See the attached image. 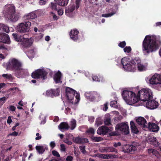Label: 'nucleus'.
Here are the masks:
<instances>
[{"label":"nucleus","mask_w":161,"mask_h":161,"mask_svg":"<svg viewBox=\"0 0 161 161\" xmlns=\"http://www.w3.org/2000/svg\"><path fill=\"white\" fill-rule=\"evenodd\" d=\"M46 2V0H40L39 2L40 4L43 5L45 4Z\"/></svg>","instance_id":"obj_63"},{"label":"nucleus","mask_w":161,"mask_h":161,"mask_svg":"<svg viewBox=\"0 0 161 161\" xmlns=\"http://www.w3.org/2000/svg\"><path fill=\"white\" fill-rule=\"evenodd\" d=\"M8 98V96L7 95H6L4 97L1 98H0V105H3Z\"/></svg>","instance_id":"obj_39"},{"label":"nucleus","mask_w":161,"mask_h":161,"mask_svg":"<svg viewBox=\"0 0 161 161\" xmlns=\"http://www.w3.org/2000/svg\"><path fill=\"white\" fill-rule=\"evenodd\" d=\"M86 132L88 133H91L92 134H94L95 130L94 129L92 128H89L87 131Z\"/></svg>","instance_id":"obj_52"},{"label":"nucleus","mask_w":161,"mask_h":161,"mask_svg":"<svg viewBox=\"0 0 161 161\" xmlns=\"http://www.w3.org/2000/svg\"><path fill=\"white\" fill-rule=\"evenodd\" d=\"M60 149L61 151L65 152L66 150V148L64 144H62L60 145Z\"/></svg>","instance_id":"obj_60"},{"label":"nucleus","mask_w":161,"mask_h":161,"mask_svg":"<svg viewBox=\"0 0 161 161\" xmlns=\"http://www.w3.org/2000/svg\"><path fill=\"white\" fill-rule=\"evenodd\" d=\"M108 150L109 151L112 152L117 153L118 152V150L117 149L114 148L113 147H109V148L108 149Z\"/></svg>","instance_id":"obj_53"},{"label":"nucleus","mask_w":161,"mask_h":161,"mask_svg":"<svg viewBox=\"0 0 161 161\" xmlns=\"http://www.w3.org/2000/svg\"><path fill=\"white\" fill-rule=\"evenodd\" d=\"M79 31L76 29L71 30L69 32V36L71 39L74 41H76L79 39L78 34Z\"/></svg>","instance_id":"obj_21"},{"label":"nucleus","mask_w":161,"mask_h":161,"mask_svg":"<svg viewBox=\"0 0 161 161\" xmlns=\"http://www.w3.org/2000/svg\"><path fill=\"white\" fill-rule=\"evenodd\" d=\"M92 79L94 81L97 82H100L101 78L100 76H98L97 75H93Z\"/></svg>","instance_id":"obj_42"},{"label":"nucleus","mask_w":161,"mask_h":161,"mask_svg":"<svg viewBox=\"0 0 161 161\" xmlns=\"http://www.w3.org/2000/svg\"><path fill=\"white\" fill-rule=\"evenodd\" d=\"M139 96L141 97V101L143 103L150 100L153 97L152 93L151 91L147 88H143L140 91H139Z\"/></svg>","instance_id":"obj_5"},{"label":"nucleus","mask_w":161,"mask_h":161,"mask_svg":"<svg viewBox=\"0 0 161 161\" xmlns=\"http://www.w3.org/2000/svg\"><path fill=\"white\" fill-rule=\"evenodd\" d=\"M121 63L125 70L128 72L131 71V59L129 56L122 58Z\"/></svg>","instance_id":"obj_10"},{"label":"nucleus","mask_w":161,"mask_h":161,"mask_svg":"<svg viewBox=\"0 0 161 161\" xmlns=\"http://www.w3.org/2000/svg\"><path fill=\"white\" fill-rule=\"evenodd\" d=\"M131 132L134 134H137L139 132V130L136 127L135 125L134 122L131 121Z\"/></svg>","instance_id":"obj_33"},{"label":"nucleus","mask_w":161,"mask_h":161,"mask_svg":"<svg viewBox=\"0 0 161 161\" xmlns=\"http://www.w3.org/2000/svg\"><path fill=\"white\" fill-rule=\"evenodd\" d=\"M61 76L62 74L59 71H58L55 74L53 79L56 83L62 82V81L61 80Z\"/></svg>","instance_id":"obj_24"},{"label":"nucleus","mask_w":161,"mask_h":161,"mask_svg":"<svg viewBox=\"0 0 161 161\" xmlns=\"http://www.w3.org/2000/svg\"><path fill=\"white\" fill-rule=\"evenodd\" d=\"M147 127L152 131L153 132H157L159 129V127L156 124L150 122Z\"/></svg>","instance_id":"obj_22"},{"label":"nucleus","mask_w":161,"mask_h":161,"mask_svg":"<svg viewBox=\"0 0 161 161\" xmlns=\"http://www.w3.org/2000/svg\"><path fill=\"white\" fill-rule=\"evenodd\" d=\"M95 92H86L85 93V96L87 99L92 101L95 99Z\"/></svg>","instance_id":"obj_25"},{"label":"nucleus","mask_w":161,"mask_h":161,"mask_svg":"<svg viewBox=\"0 0 161 161\" xmlns=\"http://www.w3.org/2000/svg\"><path fill=\"white\" fill-rule=\"evenodd\" d=\"M71 129L74 130L76 126V121L75 119H73L71 122L70 123Z\"/></svg>","instance_id":"obj_40"},{"label":"nucleus","mask_w":161,"mask_h":161,"mask_svg":"<svg viewBox=\"0 0 161 161\" xmlns=\"http://www.w3.org/2000/svg\"><path fill=\"white\" fill-rule=\"evenodd\" d=\"M37 17L36 14L33 12H31L25 16V18L28 20L35 19Z\"/></svg>","instance_id":"obj_27"},{"label":"nucleus","mask_w":161,"mask_h":161,"mask_svg":"<svg viewBox=\"0 0 161 161\" xmlns=\"http://www.w3.org/2000/svg\"><path fill=\"white\" fill-rule=\"evenodd\" d=\"M112 130L113 127H108L105 126H102L98 129L97 133L100 135H105Z\"/></svg>","instance_id":"obj_12"},{"label":"nucleus","mask_w":161,"mask_h":161,"mask_svg":"<svg viewBox=\"0 0 161 161\" xmlns=\"http://www.w3.org/2000/svg\"><path fill=\"white\" fill-rule=\"evenodd\" d=\"M2 77L5 79L9 80H13V77L12 75L10 74H3L2 75Z\"/></svg>","instance_id":"obj_36"},{"label":"nucleus","mask_w":161,"mask_h":161,"mask_svg":"<svg viewBox=\"0 0 161 161\" xmlns=\"http://www.w3.org/2000/svg\"><path fill=\"white\" fill-rule=\"evenodd\" d=\"M73 157L70 155L68 156L66 159V161H72L73 160Z\"/></svg>","instance_id":"obj_59"},{"label":"nucleus","mask_w":161,"mask_h":161,"mask_svg":"<svg viewBox=\"0 0 161 161\" xmlns=\"http://www.w3.org/2000/svg\"><path fill=\"white\" fill-rule=\"evenodd\" d=\"M31 25L30 21L25 22L18 24L17 25L18 31L20 33H25L28 32L30 30Z\"/></svg>","instance_id":"obj_8"},{"label":"nucleus","mask_w":161,"mask_h":161,"mask_svg":"<svg viewBox=\"0 0 161 161\" xmlns=\"http://www.w3.org/2000/svg\"><path fill=\"white\" fill-rule=\"evenodd\" d=\"M137 67L138 71L140 72L145 71L147 69V66L140 63L137 66Z\"/></svg>","instance_id":"obj_31"},{"label":"nucleus","mask_w":161,"mask_h":161,"mask_svg":"<svg viewBox=\"0 0 161 161\" xmlns=\"http://www.w3.org/2000/svg\"><path fill=\"white\" fill-rule=\"evenodd\" d=\"M52 153L53 155L55 156H56L57 157H60V155L59 153L56 151H53L52 152Z\"/></svg>","instance_id":"obj_54"},{"label":"nucleus","mask_w":161,"mask_h":161,"mask_svg":"<svg viewBox=\"0 0 161 161\" xmlns=\"http://www.w3.org/2000/svg\"><path fill=\"white\" fill-rule=\"evenodd\" d=\"M91 140L93 142H99L102 141L103 139L101 137L92 136L91 137Z\"/></svg>","instance_id":"obj_37"},{"label":"nucleus","mask_w":161,"mask_h":161,"mask_svg":"<svg viewBox=\"0 0 161 161\" xmlns=\"http://www.w3.org/2000/svg\"><path fill=\"white\" fill-rule=\"evenodd\" d=\"M104 122L105 125L111 126L112 125L111 118L110 117H105L104 119Z\"/></svg>","instance_id":"obj_35"},{"label":"nucleus","mask_w":161,"mask_h":161,"mask_svg":"<svg viewBox=\"0 0 161 161\" xmlns=\"http://www.w3.org/2000/svg\"><path fill=\"white\" fill-rule=\"evenodd\" d=\"M15 8V7L12 4L5 5L3 10L5 17L13 22L17 21L19 18V15L16 13Z\"/></svg>","instance_id":"obj_2"},{"label":"nucleus","mask_w":161,"mask_h":161,"mask_svg":"<svg viewBox=\"0 0 161 161\" xmlns=\"http://www.w3.org/2000/svg\"><path fill=\"white\" fill-rule=\"evenodd\" d=\"M69 0H56V2L59 6H65L68 3Z\"/></svg>","instance_id":"obj_30"},{"label":"nucleus","mask_w":161,"mask_h":161,"mask_svg":"<svg viewBox=\"0 0 161 161\" xmlns=\"http://www.w3.org/2000/svg\"><path fill=\"white\" fill-rule=\"evenodd\" d=\"M153 154L156 156H157L159 154V153L157 150L154 149Z\"/></svg>","instance_id":"obj_64"},{"label":"nucleus","mask_w":161,"mask_h":161,"mask_svg":"<svg viewBox=\"0 0 161 161\" xmlns=\"http://www.w3.org/2000/svg\"><path fill=\"white\" fill-rule=\"evenodd\" d=\"M59 129L62 131L63 130H68L69 128L68 124L65 122H61L58 126Z\"/></svg>","instance_id":"obj_26"},{"label":"nucleus","mask_w":161,"mask_h":161,"mask_svg":"<svg viewBox=\"0 0 161 161\" xmlns=\"http://www.w3.org/2000/svg\"><path fill=\"white\" fill-rule=\"evenodd\" d=\"M136 122L143 128H147V123L146 119L142 117H139L136 119Z\"/></svg>","instance_id":"obj_20"},{"label":"nucleus","mask_w":161,"mask_h":161,"mask_svg":"<svg viewBox=\"0 0 161 161\" xmlns=\"http://www.w3.org/2000/svg\"><path fill=\"white\" fill-rule=\"evenodd\" d=\"M36 149L37 152L41 154H42L45 151V150L43 146H36Z\"/></svg>","instance_id":"obj_34"},{"label":"nucleus","mask_w":161,"mask_h":161,"mask_svg":"<svg viewBox=\"0 0 161 161\" xmlns=\"http://www.w3.org/2000/svg\"><path fill=\"white\" fill-rule=\"evenodd\" d=\"M130 93L131 96V91L124 90L123 91L122 95L127 104L131 105V97L130 96Z\"/></svg>","instance_id":"obj_15"},{"label":"nucleus","mask_w":161,"mask_h":161,"mask_svg":"<svg viewBox=\"0 0 161 161\" xmlns=\"http://www.w3.org/2000/svg\"><path fill=\"white\" fill-rule=\"evenodd\" d=\"M47 72L44 69H39L33 72L31 74L32 77L34 79L41 78L43 80L47 79Z\"/></svg>","instance_id":"obj_6"},{"label":"nucleus","mask_w":161,"mask_h":161,"mask_svg":"<svg viewBox=\"0 0 161 161\" xmlns=\"http://www.w3.org/2000/svg\"><path fill=\"white\" fill-rule=\"evenodd\" d=\"M99 155H103V156H108V158H116L117 157V156L115 155H112V154H107V155H104L99 154Z\"/></svg>","instance_id":"obj_43"},{"label":"nucleus","mask_w":161,"mask_h":161,"mask_svg":"<svg viewBox=\"0 0 161 161\" xmlns=\"http://www.w3.org/2000/svg\"><path fill=\"white\" fill-rule=\"evenodd\" d=\"M9 110V111H15L16 109V108L15 106L13 105H10L9 106V108H8Z\"/></svg>","instance_id":"obj_58"},{"label":"nucleus","mask_w":161,"mask_h":161,"mask_svg":"<svg viewBox=\"0 0 161 161\" xmlns=\"http://www.w3.org/2000/svg\"><path fill=\"white\" fill-rule=\"evenodd\" d=\"M161 44L160 41L152 39L150 35L146 36L142 42V51L147 54L155 51L158 49Z\"/></svg>","instance_id":"obj_1"},{"label":"nucleus","mask_w":161,"mask_h":161,"mask_svg":"<svg viewBox=\"0 0 161 161\" xmlns=\"http://www.w3.org/2000/svg\"><path fill=\"white\" fill-rule=\"evenodd\" d=\"M59 92L60 91L58 88H57L56 89H52L47 91L46 94L48 96L53 97L58 96Z\"/></svg>","instance_id":"obj_19"},{"label":"nucleus","mask_w":161,"mask_h":161,"mask_svg":"<svg viewBox=\"0 0 161 161\" xmlns=\"http://www.w3.org/2000/svg\"><path fill=\"white\" fill-rule=\"evenodd\" d=\"M17 72L19 76L21 77H24L29 75L28 70L23 69L22 67H21V69L18 70Z\"/></svg>","instance_id":"obj_23"},{"label":"nucleus","mask_w":161,"mask_h":161,"mask_svg":"<svg viewBox=\"0 0 161 161\" xmlns=\"http://www.w3.org/2000/svg\"><path fill=\"white\" fill-rule=\"evenodd\" d=\"M96 123L95 124V125H97V126H98L99 125H102V121L100 119H96Z\"/></svg>","instance_id":"obj_55"},{"label":"nucleus","mask_w":161,"mask_h":161,"mask_svg":"<svg viewBox=\"0 0 161 161\" xmlns=\"http://www.w3.org/2000/svg\"><path fill=\"white\" fill-rule=\"evenodd\" d=\"M145 104L146 107L150 109L156 108H157L158 106V103L152 99L144 103V104Z\"/></svg>","instance_id":"obj_14"},{"label":"nucleus","mask_w":161,"mask_h":161,"mask_svg":"<svg viewBox=\"0 0 161 161\" xmlns=\"http://www.w3.org/2000/svg\"><path fill=\"white\" fill-rule=\"evenodd\" d=\"M126 45V42L125 41H123L122 42H120L118 44V46L122 48H123L125 47Z\"/></svg>","instance_id":"obj_48"},{"label":"nucleus","mask_w":161,"mask_h":161,"mask_svg":"<svg viewBox=\"0 0 161 161\" xmlns=\"http://www.w3.org/2000/svg\"><path fill=\"white\" fill-rule=\"evenodd\" d=\"M134 142H131V152L136 151L137 149V146L134 144Z\"/></svg>","instance_id":"obj_51"},{"label":"nucleus","mask_w":161,"mask_h":161,"mask_svg":"<svg viewBox=\"0 0 161 161\" xmlns=\"http://www.w3.org/2000/svg\"><path fill=\"white\" fill-rule=\"evenodd\" d=\"M65 91L66 96L69 100L70 103H71L72 104H73V100L74 99L75 94H76L75 97L77 100V102H78L79 101L80 96L79 93H77L75 91L69 87L66 88Z\"/></svg>","instance_id":"obj_4"},{"label":"nucleus","mask_w":161,"mask_h":161,"mask_svg":"<svg viewBox=\"0 0 161 161\" xmlns=\"http://www.w3.org/2000/svg\"><path fill=\"white\" fill-rule=\"evenodd\" d=\"M140 63H141V61L139 58H135L134 59L131 60V67L133 65L137 66Z\"/></svg>","instance_id":"obj_32"},{"label":"nucleus","mask_w":161,"mask_h":161,"mask_svg":"<svg viewBox=\"0 0 161 161\" xmlns=\"http://www.w3.org/2000/svg\"><path fill=\"white\" fill-rule=\"evenodd\" d=\"M0 31L8 33L9 32V27L7 26L0 23Z\"/></svg>","instance_id":"obj_29"},{"label":"nucleus","mask_w":161,"mask_h":161,"mask_svg":"<svg viewBox=\"0 0 161 161\" xmlns=\"http://www.w3.org/2000/svg\"><path fill=\"white\" fill-rule=\"evenodd\" d=\"M109 135L110 136H118L120 134L119 131H113L110 132Z\"/></svg>","instance_id":"obj_45"},{"label":"nucleus","mask_w":161,"mask_h":161,"mask_svg":"<svg viewBox=\"0 0 161 161\" xmlns=\"http://www.w3.org/2000/svg\"><path fill=\"white\" fill-rule=\"evenodd\" d=\"M149 82L151 84H161V75L155 74L149 80Z\"/></svg>","instance_id":"obj_11"},{"label":"nucleus","mask_w":161,"mask_h":161,"mask_svg":"<svg viewBox=\"0 0 161 161\" xmlns=\"http://www.w3.org/2000/svg\"><path fill=\"white\" fill-rule=\"evenodd\" d=\"M116 131H119L120 134L127 135L129 133V129L127 124L122 123L117 124L115 127Z\"/></svg>","instance_id":"obj_7"},{"label":"nucleus","mask_w":161,"mask_h":161,"mask_svg":"<svg viewBox=\"0 0 161 161\" xmlns=\"http://www.w3.org/2000/svg\"><path fill=\"white\" fill-rule=\"evenodd\" d=\"M115 14V12H112L110 13L103 14L102 16L104 17H110L112 15H114Z\"/></svg>","instance_id":"obj_44"},{"label":"nucleus","mask_w":161,"mask_h":161,"mask_svg":"<svg viewBox=\"0 0 161 161\" xmlns=\"http://www.w3.org/2000/svg\"><path fill=\"white\" fill-rule=\"evenodd\" d=\"M12 35L15 41L17 42L21 41L22 38H23V36H20L19 37H18L17 34L16 33H13Z\"/></svg>","instance_id":"obj_38"},{"label":"nucleus","mask_w":161,"mask_h":161,"mask_svg":"<svg viewBox=\"0 0 161 161\" xmlns=\"http://www.w3.org/2000/svg\"><path fill=\"white\" fill-rule=\"evenodd\" d=\"M75 6H72L71 7L69 8L68 9H66L65 10V12L66 13H72L75 10Z\"/></svg>","instance_id":"obj_41"},{"label":"nucleus","mask_w":161,"mask_h":161,"mask_svg":"<svg viewBox=\"0 0 161 161\" xmlns=\"http://www.w3.org/2000/svg\"><path fill=\"white\" fill-rule=\"evenodd\" d=\"M146 140V142L149 144L152 145L156 147L157 150L161 151V146H159V143L156 138L153 135L148 136L147 137Z\"/></svg>","instance_id":"obj_9"},{"label":"nucleus","mask_w":161,"mask_h":161,"mask_svg":"<svg viewBox=\"0 0 161 161\" xmlns=\"http://www.w3.org/2000/svg\"><path fill=\"white\" fill-rule=\"evenodd\" d=\"M123 152L125 153H130L131 152V145H125L122 147Z\"/></svg>","instance_id":"obj_28"},{"label":"nucleus","mask_w":161,"mask_h":161,"mask_svg":"<svg viewBox=\"0 0 161 161\" xmlns=\"http://www.w3.org/2000/svg\"><path fill=\"white\" fill-rule=\"evenodd\" d=\"M40 134L39 133H36V137L35 138V139L36 140H40L42 138V136H40Z\"/></svg>","instance_id":"obj_62"},{"label":"nucleus","mask_w":161,"mask_h":161,"mask_svg":"<svg viewBox=\"0 0 161 161\" xmlns=\"http://www.w3.org/2000/svg\"><path fill=\"white\" fill-rule=\"evenodd\" d=\"M20 42V47L24 49L25 48H27L31 47L32 42H30L28 39H24V37L22 38Z\"/></svg>","instance_id":"obj_17"},{"label":"nucleus","mask_w":161,"mask_h":161,"mask_svg":"<svg viewBox=\"0 0 161 161\" xmlns=\"http://www.w3.org/2000/svg\"><path fill=\"white\" fill-rule=\"evenodd\" d=\"M86 147L85 146H81L79 147V148L81 151V152L85 154L86 153V152L85 150Z\"/></svg>","instance_id":"obj_46"},{"label":"nucleus","mask_w":161,"mask_h":161,"mask_svg":"<svg viewBox=\"0 0 161 161\" xmlns=\"http://www.w3.org/2000/svg\"><path fill=\"white\" fill-rule=\"evenodd\" d=\"M81 2V0H75V4H76V6L75 8L76 9H78L80 3Z\"/></svg>","instance_id":"obj_50"},{"label":"nucleus","mask_w":161,"mask_h":161,"mask_svg":"<svg viewBox=\"0 0 161 161\" xmlns=\"http://www.w3.org/2000/svg\"><path fill=\"white\" fill-rule=\"evenodd\" d=\"M51 7L52 9L57 10V5L56 3H51Z\"/></svg>","instance_id":"obj_56"},{"label":"nucleus","mask_w":161,"mask_h":161,"mask_svg":"<svg viewBox=\"0 0 161 161\" xmlns=\"http://www.w3.org/2000/svg\"><path fill=\"white\" fill-rule=\"evenodd\" d=\"M134 89L138 90V88L137 87L135 88L131 87V105L137 103L139 100L141 101V97H140V96H139V92L138 94L136 95L135 92L132 91V90L133 91Z\"/></svg>","instance_id":"obj_13"},{"label":"nucleus","mask_w":161,"mask_h":161,"mask_svg":"<svg viewBox=\"0 0 161 161\" xmlns=\"http://www.w3.org/2000/svg\"><path fill=\"white\" fill-rule=\"evenodd\" d=\"M103 109L104 111H106L108 109V103H105L103 105Z\"/></svg>","instance_id":"obj_57"},{"label":"nucleus","mask_w":161,"mask_h":161,"mask_svg":"<svg viewBox=\"0 0 161 161\" xmlns=\"http://www.w3.org/2000/svg\"><path fill=\"white\" fill-rule=\"evenodd\" d=\"M117 101H111L110 102V106L111 107H117Z\"/></svg>","instance_id":"obj_47"},{"label":"nucleus","mask_w":161,"mask_h":161,"mask_svg":"<svg viewBox=\"0 0 161 161\" xmlns=\"http://www.w3.org/2000/svg\"><path fill=\"white\" fill-rule=\"evenodd\" d=\"M124 51L125 53H130L131 52V47L130 46L126 47L124 48Z\"/></svg>","instance_id":"obj_49"},{"label":"nucleus","mask_w":161,"mask_h":161,"mask_svg":"<svg viewBox=\"0 0 161 161\" xmlns=\"http://www.w3.org/2000/svg\"><path fill=\"white\" fill-rule=\"evenodd\" d=\"M0 42L7 44H10V40L8 35L4 33H0Z\"/></svg>","instance_id":"obj_16"},{"label":"nucleus","mask_w":161,"mask_h":161,"mask_svg":"<svg viewBox=\"0 0 161 161\" xmlns=\"http://www.w3.org/2000/svg\"><path fill=\"white\" fill-rule=\"evenodd\" d=\"M73 140L74 142L79 144H85L89 142L87 138L81 137L80 136L75 137H73Z\"/></svg>","instance_id":"obj_18"},{"label":"nucleus","mask_w":161,"mask_h":161,"mask_svg":"<svg viewBox=\"0 0 161 161\" xmlns=\"http://www.w3.org/2000/svg\"><path fill=\"white\" fill-rule=\"evenodd\" d=\"M22 67L21 63L14 58L10 60L7 64V69L15 71L19 70Z\"/></svg>","instance_id":"obj_3"},{"label":"nucleus","mask_w":161,"mask_h":161,"mask_svg":"<svg viewBox=\"0 0 161 161\" xmlns=\"http://www.w3.org/2000/svg\"><path fill=\"white\" fill-rule=\"evenodd\" d=\"M50 145L51 148L53 149L55 147L56 144L54 142L52 141L50 142Z\"/></svg>","instance_id":"obj_61"}]
</instances>
